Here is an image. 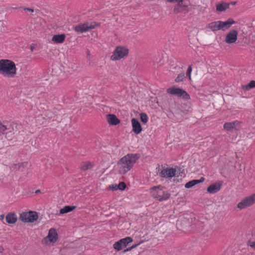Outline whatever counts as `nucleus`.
Instances as JSON below:
<instances>
[{"mask_svg": "<svg viewBox=\"0 0 255 255\" xmlns=\"http://www.w3.org/2000/svg\"><path fill=\"white\" fill-rule=\"evenodd\" d=\"M0 74L6 78H15L17 74V68L14 62L8 59L0 60Z\"/></svg>", "mask_w": 255, "mask_h": 255, "instance_id": "nucleus-1", "label": "nucleus"}, {"mask_svg": "<svg viewBox=\"0 0 255 255\" xmlns=\"http://www.w3.org/2000/svg\"><path fill=\"white\" fill-rule=\"evenodd\" d=\"M138 157L136 154H128L122 158L118 163L120 173L124 174L130 170Z\"/></svg>", "mask_w": 255, "mask_h": 255, "instance_id": "nucleus-2", "label": "nucleus"}, {"mask_svg": "<svg viewBox=\"0 0 255 255\" xmlns=\"http://www.w3.org/2000/svg\"><path fill=\"white\" fill-rule=\"evenodd\" d=\"M235 21L232 18H229L225 21H216L209 23L207 25V28L214 32L218 30L223 31L229 29Z\"/></svg>", "mask_w": 255, "mask_h": 255, "instance_id": "nucleus-3", "label": "nucleus"}, {"mask_svg": "<svg viewBox=\"0 0 255 255\" xmlns=\"http://www.w3.org/2000/svg\"><path fill=\"white\" fill-rule=\"evenodd\" d=\"M152 196L159 201L166 200L169 198L170 194L164 191L161 186H155L150 189Z\"/></svg>", "mask_w": 255, "mask_h": 255, "instance_id": "nucleus-4", "label": "nucleus"}, {"mask_svg": "<svg viewBox=\"0 0 255 255\" xmlns=\"http://www.w3.org/2000/svg\"><path fill=\"white\" fill-rule=\"evenodd\" d=\"M255 203V193L242 199L237 204L240 210L246 209Z\"/></svg>", "mask_w": 255, "mask_h": 255, "instance_id": "nucleus-5", "label": "nucleus"}, {"mask_svg": "<svg viewBox=\"0 0 255 255\" xmlns=\"http://www.w3.org/2000/svg\"><path fill=\"white\" fill-rule=\"evenodd\" d=\"M128 49L125 47L118 46L116 48L113 54L111 57L113 61L119 60L127 56L128 54Z\"/></svg>", "mask_w": 255, "mask_h": 255, "instance_id": "nucleus-6", "label": "nucleus"}, {"mask_svg": "<svg viewBox=\"0 0 255 255\" xmlns=\"http://www.w3.org/2000/svg\"><path fill=\"white\" fill-rule=\"evenodd\" d=\"M167 92L171 95H173L178 97H182L183 98L188 100L190 99V96L187 93L182 89L176 87L169 88L167 90Z\"/></svg>", "mask_w": 255, "mask_h": 255, "instance_id": "nucleus-7", "label": "nucleus"}, {"mask_svg": "<svg viewBox=\"0 0 255 255\" xmlns=\"http://www.w3.org/2000/svg\"><path fill=\"white\" fill-rule=\"evenodd\" d=\"M38 218V215L36 212L29 211L23 212L20 214L19 219L24 222H33Z\"/></svg>", "mask_w": 255, "mask_h": 255, "instance_id": "nucleus-8", "label": "nucleus"}, {"mask_svg": "<svg viewBox=\"0 0 255 255\" xmlns=\"http://www.w3.org/2000/svg\"><path fill=\"white\" fill-rule=\"evenodd\" d=\"M132 242V239L131 237H128L122 239L119 241L116 242L113 247L116 250L119 251L126 248L128 245Z\"/></svg>", "mask_w": 255, "mask_h": 255, "instance_id": "nucleus-9", "label": "nucleus"}, {"mask_svg": "<svg viewBox=\"0 0 255 255\" xmlns=\"http://www.w3.org/2000/svg\"><path fill=\"white\" fill-rule=\"evenodd\" d=\"M95 23L86 22L75 26L73 29L78 32L83 33L95 27Z\"/></svg>", "mask_w": 255, "mask_h": 255, "instance_id": "nucleus-10", "label": "nucleus"}, {"mask_svg": "<svg viewBox=\"0 0 255 255\" xmlns=\"http://www.w3.org/2000/svg\"><path fill=\"white\" fill-rule=\"evenodd\" d=\"M238 31L233 29L229 31L225 37V41L228 44H232L237 40Z\"/></svg>", "mask_w": 255, "mask_h": 255, "instance_id": "nucleus-11", "label": "nucleus"}, {"mask_svg": "<svg viewBox=\"0 0 255 255\" xmlns=\"http://www.w3.org/2000/svg\"><path fill=\"white\" fill-rule=\"evenodd\" d=\"M241 123L238 121L230 123H226L224 125V128L227 130L232 131L233 129H239L241 126Z\"/></svg>", "mask_w": 255, "mask_h": 255, "instance_id": "nucleus-12", "label": "nucleus"}, {"mask_svg": "<svg viewBox=\"0 0 255 255\" xmlns=\"http://www.w3.org/2000/svg\"><path fill=\"white\" fill-rule=\"evenodd\" d=\"M131 125L132 128V131L135 134H139L142 131V128L139 121L135 118L132 119Z\"/></svg>", "mask_w": 255, "mask_h": 255, "instance_id": "nucleus-13", "label": "nucleus"}, {"mask_svg": "<svg viewBox=\"0 0 255 255\" xmlns=\"http://www.w3.org/2000/svg\"><path fill=\"white\" fill-rule=\"evenodd\" d=\"M176 170L174 168H166L163 169L160 173L162 177H172L176 175Z\"/></svg>", "mask_w": 255, "mask_h": 255, "instance_id": "nucleus-14", "label": "nucleus"}, {"mask_svg": "<svg viewBox=\"0 0 255 255\" xmlns=\"http://www.w3.org/2000/svg\"><path fill=\"white\" fill-rule=\"evenodd\" d=\"M222 183L221 182H218L212 184L207 188V191L210 194H213L218 192L221 188Z\"/></svg>", "mask_w": 255, "mask_h": 255, "instance_id": "nucleus-15", "label": "nucleus"}, {"mask_svg": "<svg viewBox=\"0 0 255 255\" xmlns=\"http://www.w3.org/2000/svg\"><path fill=\"white\" fill-rule=\"evenodd\" d=\"M58 235L56 230L51 228L49 230L47 238L48 239L49 244L53 245L57 240Z\"/></svg>", "mask_w": 255, "mask_h": 255, "instance_id": "nucleus-16", "label": "nucleus"}, {"mask_svg": "<svg viewBox=\"0 0 255 255\" xmlns=\"http://www.w3.org/2000/svg\"><path fill=\"white\" fill-rule=\"evenodd\" d=\"M230 3L225 2H221L216 4V10L218 12L225 11L229 8Z\"/></svg>", "mask_w": 255, "mask_h": 255, "instance_id": "nucleus-17", "label": "nucleus"}, {"mask_svg": "<svg viewBox=\"0 0 255 255\" xmlns=\"http://www.w3.org/2000/svg\"><path fill=\"white\" fill-rule=\"evenodd\" d=\"M66 36L64 34L54 35L52 38V41L56 43H62L65 40Z\"/></svg>", "mask_w": 255, "mask_h": 255, "instance_id": "nucleus-18", "label": "nucleus"}, {"mask_svg": "<svg viewBox=\"0 0 255 255\" xmlns=\"http://www.w3.org/2000/svg\"><path fill=\"white\" fill-rule=\"evenodd\" d=\"M107 120L109 124L111 125H117L120 123V120L114 115H108Z\"/></svg>", "mask_w": 255, "mask_h": 255, "instance_id": "nucleus-19", "label": "nucleus"}, {"mask_svg": "<svg viewBox=\"0 0 255 255\" xmlns=\"http://www.w3.org/2000/svg\"><path fill=\"white\" fill-rule=\"evenodd\" d=\"M5 220L8 224H14L17 221L16 215L14 213H9L6 216Z\"/></svg>", "mask_w": 255, "mask_h": 255, "instance_id": "nucleus-20", "label": "nucleus"}, {"mask_svg": "<svg viewBox=\"0 0 255 255\" xmlns=\"http://www.w3.org/2000/svg\"><path fill=\"white\" fill-rule=\"evenodd\" d=\"M204 180H205L204 178L201 177L200 178V179H199V180H191V181L187 182L185 184V187L186 188H191V187H193L194 186H195V185H196V184H197L198 183L203 182L204 181Z\"/></svg>", "mask_w": 255, "mask_h": 255, "instance_id": "nucleus-21", "label": "nucleus"}, {"mask_svg": "<svg viewBox=\"0 0 255 255\" xmlns=\"http://www.w3.org/2000/svg\"><path fill=\"white\" fill-rule=\"evenodd\" d=\"M182 1L181 2H177L178 4L175 6L174 8L175 13H178L181 12L186 9V6L182 4Z\"/></svg>", "mask_w": 255, "mask_h": 255, "instance_id": "nucleus-22", "label": "nucleus"}, {"mask_svg": "<svg viewBox=\"0 0 255 255\" xmlns=\"http://www.w3.org/2000/svg\"><path fill=\"white\" fill-rule=\"evenodd\" d=\"M76 208V206H66L60 210V214H63L72 211Z\"/></svg>", "mask_w": 255, "mask_h": 255, "instance_id": "nucleus-23", "label": "nucleus"}, {"mask_svg": "<svg viewBox=\"0 0 255 255\" xmlns=\"http://www.w3.org/2000/svg\"><path fill=\"white\" fill-rule=\"evenodd\" d=\"M93 167L92 163L90 161H85L82 163L81 169L82 170L85 171L88 169H91Z\"/></svg>", "mask_w": 255, "mask_h": 255, "instance_id": "nucleus-24", "label": "nucleus"}, {"mask_svg": "<svg viewBox=\"0 0 255 255\" xmlns=\"http://www.w3.org/2000/svg\"><path fill=\"white\" fill-rule=\"evenodd\" d=\"M254 88H255V80H252V81H250V82L248 84L245 85H243L242 86V88L245 91H249L251 89Z\"/></svg>", "mask_w": 255, "mask_h": 255, "instance_id": "nucleus-25", "label": "nucleus"}, {"mask_svg": "<svg viewBox=\"0 0 255 255\" xmlns=\"http://www.w3.org/2000/svg\"><path fill=\"white\" fill-rule=\"evenodd\" d=\"M26 164V162H23L18 163H13L11 166V169L12 170H17L20 169V166H24Z\"/></svg>", "mask_w": 255, "mask_h": 255, "instance_id": "nucleus-26", "label": "nucleus"}, {"mask_svg": "<svg viewBox=\"0 0 255 255\" xmlns=\"http://www.w3.org/2000/svg\"><path fill=\"white\" fill-rule=\"evenodd\" d=\"M140 119H141V122L143 124H146L147 122L148 119V117L146 115V114H145L144 113H141L140 114Z\"/></svg>", "mask_w": 255, "mask_h": 255, "instance_id": "nucleus-27", "label": "nucleus"}, {"mask_svg": "<svg viewBox=\"0 0 255 255\" xmlns=\"http://www.w3.org/2000/svg\"><path fill=\"white\" fill-rule=\"evenodd\" d=\"M7 129L6 126L3 125L2 123L0 122V133L4 134V132Z\"/></svg>", "mask_w": 255, "mask_h": 255, "instance_id": "nucleus-28", "label": "nucleus"}, {"mask_svg": "<svg viewBox=\"0 0 255 255\" xmlns=\"http://www.w3.org/2000/svg\"><path fill=\"white\" fill-rule=\"evenodd\" d=\"M184 77H185V76H184V73L180 74L178 75V76L176 78L175 82H179L180 81H182L184 79Z\"/></svg>", "mask_w": 255, "mask_h": 255, "instance_id": "nucleus-29", "label": "nucleus"}, {"mask_svg": "<svg viewBox=\"0 0 255 255\" xmlns=\"http://www.w3.org/2000/svg\"><path fill=\"white\" fill-rule=\"evenodd\" d=\"M117 186L118 189L121 190H124L126 187V185L124 182H120Z\"/></svg>", "mask_w": 255, "mask_h": 255, "instance_id": "nucleus-30", "label": "nucleus"}, {"mask_svg": "<svg viewBox=\"0 0 255 255\" xmlns=\"http://www.w3.org/2000/svg\"><path fill=\"white\" fill-rule=\"evenodd\" d=\"M192 70V69L191 66H189L187 69V72H186V75L188 77L189 80H191V73Z\"/></svg>", "mask_w": 255, "mask_h": 255, "instance_id": "nucleus-31", "label": "nucleus"}, {"mask_svg": "<svg viewBox=\"0 0 255 255\" xmlns=\"http://www.w3.org/2000/svg\"><path fill=\"white\" fill-rule=\"evenodd\" d=\"M138 245L139 244H135V245L132 246L131 247H130L128 248H127L126 250H125L124 251V252H128V251L131 250L132 249L136 248Z\"/></svg>", "mask_w": 255, "mask_h": 255, "instance_id": "nucleus-32", "label": "nucleus"}, {"mask_svg": "<svg viewBox=\"0 0 255 255\" xmlns=\"http://www.w3.org/2000/svg\"><path fill=\"white\" fill-rule=\"evenodd\" d=\"M110 189L113 190H117L118 189L117 185H112L110 186Z\"/></svg>", "mask_w": 255, "mask_h": 255, "instance_id": "nucleus-33", "label": "nucleus"}, {"mask_svg": "<svg viewBox=\"0 0 255 255\" xmlns=\"http://www.w3.org/2000/svg\"><path fill=\"white\" fill-rule=\"evenodd\" d=\"M167 2H181L182 0H165Z\"/></svg>", "mask_w": 255, "mask_h": 255, "instance_id": "nucleus-34", "label": "nucleus"}, {"mask_svg": "<svg viewBox=\"0 0 255 255\" xmlns=\"http://www.w3.org/2000/svg\"><path fill=\"white\" fill-rule=\"evenodd\" d=\"M0 28L1 31H3L4 30L3 23L2 22H0Z\"/></svg>", "mask_w": 255, "mask_h": 255, "instance_id": "nucleus-35", "label": "nucleus"}, {"mask_svg": "<svg viewBox=\"0 0 255 255\" xmlns=\"http://www.w3.org/2000/svg\"><path fill=\"white\" fill-rule=\"evenodd\" d=\"M36 47V45L34 44H32L31 45H30V50L31 51H33L34 49Z\"/></svg>", "mask_w": 255, "mask_h": 255, "instance_id": "nucleus-36", "label": "nucleus"}, {"mask_svg": "<svg viewBox=\"0 0 255 255\" xmlns=\"http://www.w3.org/2000/svg\"><path fill=\"white\" fill-rule=\"evenodd\" d=\"M25 10H27V11H30V12H33L34 11V10L32 8H25L24 9Z\"/></svg>", "mask_w": 255, "mask_h": 255, "instance_id": "nucleus-37", "label": "nucleus"}, {"mask_svg": "<svg viewBox=\"0 0 255 255\" xmlns=\"http://www.w3.org/2000/svg\"><path fill=\"white\" fill-rule=\"evenodd\" d=\"M250 246L255 250V241L252 242L250 244Z\"/></svg>", "mask_w": 255, "mask_h": 255, "instance_id": "nucleus-38", "label": "nucleus"}, {"mask_svg": "<svg viewBox=\"0 0 255 255\" xmlns=\"http://www.w3.org/2000/svg\"><path fill=\"white\" fill-rule=\"evenodd\" d=\"M27 166H28V162H26V164L25 165H24H24H23V166H20V169H21V168H27Z\"/></svg>", "mask_w": 255, "mask_h": 255, "instance_id": "nucleus-39", "label": "nucleus"}, {"mask_svg": "<svg viewBox=\"0 0 255 255\" xmlns=\"http://www.w3.org/2000/svg\"><path fill=\"white\" fill-rule=\"evenodd\" d=\"M252 39L255 42V34H253L252 35Z\"/></svg>", "mask_w": 255, "mask_h": 255, "instance_id": "nucleus-40", "label": "nucleus"}, {"mask_svg": "<svg viewBox=\"0 0 255 255\" xmlns=\"http://www.w3.org/2000/svg\"><path fill=\"white\" fill-rule=\"evenodd\" d=\"M4 215H1L0 216V220H3L4 219Z\"/></svg>", "mask_w": 255, "mask_h": 255, "instance_id": "nucleus-41", "label": "nucleus"}, {"mask_svg": "<svg viewBox=\"0 0 255 255\" xmlns=\"http://www.w3.org/2000/svg\"><path fill=\"white\" fill-rule=\"evenodd\" d=\"M40 192V190H37L36 191H35V193L37 194V193H39Z\"/></svg>", "mask_w": 255, "mask_h": 255, "instance_id": "nucleus-42", "label": "nucleus"}, {"mask_svg": "<svg viewBox=\"0 0 255 255\" xmlns=\"http://www.w3.org/2000/svg\"><path fill=\"white\" fill-rule=\"evenodd\" d=\"M236 3V1H234V2H232V4H235Z\"/></svg>", "mask_w": 255, "mask_h": 255, "instance_id": "nucleus-43", "label": "nucleus"}]
</instances>
